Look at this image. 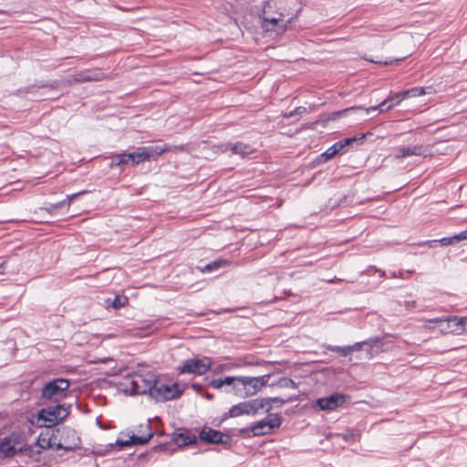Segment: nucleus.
<instances>
[{
  "label": "nucleus",
  "mask_w": 467,
  "mask_h": 467,
  "mask_svg": "<svg viewBox=\"0 0 467 467\" xmlns=\"http://www.w3.org/2000/svg\"><path fill=\"white\" fill-rule=\"evenodd\" d=\"M69 381L64 378L48 380L41 389L40 400L43 404L62 403L67 397Z\"/></svg>",
  "instance_id": "obj_1"
},
{
  "label": "nucleus",
  "mask_w": 467,
  "mask_h": 467,
  "mask_svg": "<svg viewBox=\"0 0 467 467\" xmlns=\"http://www.w3.org/2000/svg\"><path fill=\"white\" fill-rule=\"evenodd\" d=\"M70 410L71 404L65 402L46 406L37 412L38 420L42 421L41 426L54 427L69 415Z\"/></svg>",
  "instance_id": "obj_2"
},
{
  "label": "nucleus",
  "mask_w": 467,
  "mask_h": 467,
  "mask_svg": "<svg viewBox=\"0 0 467 467\" xmlns=\"http://www.w3.org/2000/svg\"><path fill=\"white\" fill-rule=\"evenodd\" d=\"M182 394V389H180L177 382L166 384L157 379H154V387L152 388L150 397L157 402L174 400L179 398Z\"/></svg>",
  "instance_id": "obj_3"
},
{
  "label": "nucleus",
  "mask_w": 467,
  "mask_h": 467,
  "mask_svg": "<svg viewBox=\"0 0 467 467\" xmlns=\"http://www.w3.org/2000/svg\"><path fill=\"white\" fill-rule=\"evenodd\" d=\"M143 430H145V434H141L140 436L132 434L128 440L117 439L115 443H109L107 445V451H112L115 447H119V450H121L128 446L143 445L148 443L153 436L150 420H148V423L146 424L140 425L139 432H143Z\"/></svg>",
  "instance_id": "obj_4"
},
{
  "label": "nucleus",
  "mask_w": 467,
  "mask_h": 467,
  "mask_svg": "<svg viewBox=\"0 0 467 467\" xmlns=\"http://www.w3.org/2000/svg\"><path fill=\"white\" fill-rule=\"evenodd\" d=\"M270 379V374L261 377L240 376V384L243 386L241 397H250L255 395L260 389L266 386Z\"/></svg>",
  "instance_id": "obj_5"
},
{
  "label": "nucleus",
  "mask_w": 467,
  "mask_h": 467,
  "mask_svg": "<svg viewBox=\"0 0 467 467\" xmlns=\"http://www.w3.org/2000/svg\"><path fill=\"white\" fill-rule=\"evenodd\" d=\"M213 360L209 357L202 358H190L184 361L183 365L178 369L181 374L188 373L194 375H203L211 369Z\"/></svg>",
  "instance_id": "obj_6"
},
{
  "label": "nucleus",
  "mask_w": 467,
  "mask_h": 467,
  "mask_svg": "<svg viewBox=\"0 0 467 467\" xmlns=\"http://www.w3.org/2000/svg\"><path fill=\"white\" fill-rule=\"evenodd\" d=\"M25 443L24 433L13 431L0 441V452L5 457L15 456L18 453V447Z\"/></svg>",
  "instance_id": "obj_7"
},
{
  "label": "nucleus",
  "mask_w": 467,
  "mask_h": 467,
  "mask_svg": "<svg viewBox=\"0 0 467 467\" xmlns=\"http://www.w3.org/2000/svg\"><path fill=\"white\" fill-rule=\"evenodd\" d=\"M108 76L99 68H87L78 71L70 76L67 79L68 85L85 83V82H98L107 79Z\"/></svg>",
  "instance_id": "obj_8"
},
{
  "label": "nucleus",
  "mask_w": 467,
  "mask_h": 467,
  "mask_svg": "<svg viewBox=\"0 0 467 467\" xmlns=\"http://www.w3.org/2000/svg\"><path fill=\"white\" fill-rule=\"evenodd\" d=\"M282 424V418L279 414L272 415L270 419H264L251 425V430L254 431V436H263L271 434L275 430L280 428Z\"/></svg>",
  "instance_id": "obj_9"
},
{
  "label": "nucleus",
  "mask_w": 467,
  "mask_h": 467,
  "mask_svg": "<svg viewBox=\"0 0 467 467\" xmlns=\"http://www.w3.org/2000/svg\"><path fill=\"white\" fill-rule=\"evenodd\" d=\"M198 438L201 441H203L207 444L227 445L232 441V437L230 434L215 431L209 427H203L202 430L199 432Z\"/></svg>",
  "instance_id": "obj_10"
},
{
  "label": "nucleus",
  "mask_w": 467,
  "mask_h": 467,
  "mask_svg": "<svg viewBox=\"0 0 467 467\" xmlns=\"http://www.w3.org/2000/svg\"><path fill=\"white\" fill-rule=\"evenodd\" d=\"M154 379L153 376L146 379L141 375H138L130 380V387L128 390L131 395L149 394L150 396L152 388L154 387Z\"/></svg>",
  "instance_id": "obj_11"
},
{
  "label": "nucleus",
  "mask_w": 467,
  "mask_h": 467,
  "mask_svg": "<svg viewBox=\"0 0 467 467\" xmlns=\"http://www.w3.org/2000/svg\"><path fill=\"white\" fill-rule=\"evenodd\" d=\"M351 348V353L354 351L362 350L364 347H367L365 350L369 357H373L375 354H379L383 351V341L379 337H370L367 340L356 342L353 345L348 346Z\"/></svg>",
  "instance_id": "obj_12"
},
{
  "label": "nucleus",
  "mask_w": 467,
  "mask_h": 467,
  "mask_svg": "<svg viewBox=\"0 0 467 467\" xmlns=\"http://www.w3.org/2000/svg\"><path fill=\"white\" fill-rule=\"evenodd\" d=\"M348 399L347 395L334 393L327 397L318 398L316 404L321 410L332 411L346 403Z\"/></svg>",
  "instance_id": "obj_13"
},
{
  "label": "nucleus",
  "mask_w": 467,
  "mask_h": 467,
  "mask_svg": "<svg viewBox=\"0 0 467 467\" xmlns=\"http://www.w3.org/2000/svg\"><path fill=\"white\" fill-rule=\"evenodd\" d=\"M170 147L167 144L139 147L141 162L157 161V159L168 151Z\"/></svg>",
  "instance_id": "obj_14"
},
{
  "label": "nucleus",
  "mask_w": 467,
  "mask_h": 467,
  "mask_svg": "<svg viewBox=\"0 0 467 467\" xmlns=\"http://www.w3.org/2000/svg\"><path fill=\"white\" fill-rule=\"evenodd\" d=\"M197 436L187 429L180 430V432L173 433L172 441L178 447H184L187 445L196 444L198 440Z\"/></svg>",
  "instance_id": "obj_15"
},
{
  "label": "nucleus",
  "mask_w": 467,
  "mask_h": 467,
  "mask_svg": "<svg viewBox=\"0 0 467 467\" xmlns=\"http://www.w3.org/2000/svg\"><path fill=\"white\" fill-rule=\"evenodd\" d=\"M363 109V106H352L347 109H344L342 110L334 111L327 116H322L319 119L312 123V125H316L317 123H322L323 125H326L330 120H336L345 115H347L350 111H355Z\"/></svg>",
  "instance_id": "obj_16"
},
{
  "label": "nucleus",
  "mask_w": 467,
  "mask_h": 467,
  "mask_svg": "<svg viewBox=\"0 0 467 467\" xmlns=\"http://www.w3.org/2000/svg\"><path fill=\"white\" fill-rule=\"evenodd\" d=\"M283 14H278V16H269L264 10L263 15L260 16L263 31L266 34H270L271 30L275 27V25H277V21L283 20Z\"/></svg>",
  "instance_id": "obj_17"
},
{
  "label": "nucleus",
  "mask_w": 467,
  "mask_h": 467,
  "mask_svg": "<svg viewBox=\"0 0 467 467\" xmlns=\"http://www.w3.org/2000/svg\"><path fill=\"white\" fill-rule=\"evenodd\" d=\"M245 415H256L258 411L265 408V400L254 399L247 401H242Z\"/></svg>",
  "instance_id": "obj_18"
},
{
  "label": "nucleus",
  "mask_w": 467,
  "mask_h": 467,
  "mask_svg": "<svg viewBox=\"0 0 467 467\" xmlns=\"http://www.w3.org/2000/svg\"><path fill=\"white\" fill-rule=\"evenodd\" d=\"M426 150L421 145L400 147L397 150V158H406L416 155L421 156L425 154Z\"/></svg>",
  "instance_id": "obj_19"
},
{
  "label": "nucleus",
  "mask_w": 467,
  "mask_h": 467,
  "mask_svg": "<svg viewBox=\"0 0 467 467\" xmlns=\"http://www.w3.org/2000/svg\"><path fill=\"white\" fill-rule=\"evenodd\" d=\"M120 161H122L123 167L126 165H130L132 167L139 165L141 163L140 154L139 148L136 151L133 152H122L119 153Z\"/></svg>",
  "instance_id": "obj_20"
},
{
  "label": "nucleus",
  "mask_w": 467,
  "mask_h": 467,
  "mask_svg": "<svg viewBox=\"0 0 467 467\" xmlns=\"http://www.w3.org/2000/svg\"><path fill=\"white\" fill-rule=\"evenodd\" d=\"M394 107L393 103V97H388L384 100H382L379 105L371 106L368 108H364V109L367 113H369L374 110H379L380 113L386 112L390 110Z\"/></svg>",
  "instance_id": "obj_21"
},
{
  "label": "nucleus",
  "mask_w": 467,
  "mask_h": 467,
  "mask_svg": "<svg viewBox=\"0 0 467 467\" xmlns=\"http://www.w3.org/2000/svg\"><path fill=\"white\" fill-rule=\"evenodd\" d=\"M440 329L442 333L459 334L457 317H445V321L442 326H440Z\"/></svg>",
  "instance_id": "obj_22"
},
{
  "label": "nucleus",
  "mask_w": 467,
  "mask_h": 467,
  "mask_svg": "<svg viewBox=\"0 0 467 467\" xmlns=\"http://www.w3.org/2000/svg\"><path fill=\"white\" fill-rule=\"evenodd\" d=\"M231 151L233 154L241 155L245 157L254 152V149L251 145L238 141L236 143H231Z\"/></svg>",
  "instance_id": "obj_23"
},
{
  "label": "nucleus",
  "mask_w": 467,
  "mask_h": 467,
  "mask_svg": "<svg viewBox=\"0 0 467 467\" xmlns=\"http://www.w3.org/2000/svg\"><path fill=\"white\" fill-rule=\"evenodd\" d=\"M342 144L338 141L335 142L331 147H329L326 151H324L319 158L324 159V161H327L336 156L338 152L342 150Z\"/></svg>",
  "instance_id": "obj_24"
},
{
  "label": "nucleus",
  "mask_w": 467,
  "mask_h": 467,
  "mask_svg": "<svg viewBox=\"0 0 467 467\" xmlns=\"http://www.w3.org/2000/svg\"><path fill=\"white\" fill-rule=\"evenodd\" d=\"M426 94L424 88L422 87H413L407 90L402 91V95L398 96L399 100H403L408 98H415L419 96H422Z\"/></svg>",
  "instance_id": "obj_25"
},
{
  "label": "nucleus",
  "mask_w": 467,
  "mask_h": 467,
  "mask_svg": "<svg viewBox=\"0 0 467 467\" xmlns=\"http://www.w3.org/2000/svg\"><path fill=\"white\" fill-rule=\"evenodd\" d=\"M36 446L34 444H22L18 447L17 451L18 453H24L25 455L28 456L29 458H34L36 456H38L41 454V450H36Z\"/></svg>",
  "instance_id": "obj_26"
},
{
  "label": "nucleus",
  "mask_w": 467,
  "mask_h": 467,
  "mask_svg": "<svg viewBox=\"0 0 467 467\" xmlns=\"http://www.w3.org/2000/svg\"><path fill=\"white\" fill-rule=\"evenodd\" d=\"M228 265V261L224 259H219L213 261L211 263H208L202 268V272H213L215 270H218L221 267H223Z\"/></svg>",
  "instance_id": "obj_27"
},
{
  "label": "nucleus",
  "mask_w": 467,
  "mask_h": 467,
  "mask_svg": "<svg viewBox=\"0 0 467 467\" xmlns=\"http://www.w3.org/2000/svg\"><path fill=\"white\" fill-rule=\"evenodd\" d=\"M292 20L293 18H290L285 23H284L283 20H278L277 25H275V27L271 30L269 36H279L283 34L287 29L288 24H291Z\"/></svg>",
  "instance_id": "obj_28"
},
{
  "label": "nucleus",
  "mask_w": 467,
  "mask_h": 467,
  "mask_svg": "<svg viewBox=\"0 0 467 467\" xmlns=\"http://www.w3.org/2000/svg\"><path fill=\"white\" fill-rule=\"evenodd\" d=\"M325 348L329 351L337 352L341 357H347L351 354V348L348 346H332V345H327L325 346Z\"/></svg>",
  "instance_id": "obj_29"
},
{
  "label": "nucleus",
  "mask_w": 467,
  "mask_h": 467,
  "mask_svg": "<svg viewBox=\"0 0 467 467\" xmlns=\"http://www.w3.org/2000/svg\"><path fill=\"white\" fill-rule=\"evenodd\" d=\"M223 385L227 386H233L234 389L235 390L236 395H242V389H238L236 382L240 384V376L234 377V376H227L224 379H223Z\"/></svg>",
  "instance_id": "obj_30"
},
{
  "label": "nucleus",
  "mask_w": 467,
  "mask_h": 467,
  "mask_svg": "<svg viewBox=\"0 0 467 467\" xmlns=\"http://www.w3.org/2000/svg\"><path fill=\"white\" fill-rule=\"evenodd\" d=\"M35 445L39 448L38 450H47L54 447L50 438L42 437L41 435L35 441Z\"/></svg>",
  "instance_id": "obj_31"
},
{
  "label": "nucleus",
  "mask_w": 467,
  "mask_h": 467,
  "mask_svg": "<svg viewBox=\"0 0 467 467\" xmlns=\"http://www.w3.org/2000/svg\"><path fill=\"white\" fill-rule=\"evenodd\" d=\"M271 386H279L285 389H296L297 384L289 378H281L276 383H272Z\"/></svg>",
  "instance_id": "obj_32"
},
{
  "label": "nucleus",
  "mask_w": 467,
  "mask_h": 467,
  "mask_svg": "<svg viewBox=\"0 0 467 467\" xmlns=\"http://www.w3.org/2000/svg\"><path fill=\"white\" fill-rule=\"evenodd\" d=\"M261 400H265V407H266L265 411L266 412H269L272 410V404L271 403H279L280 405H283L285 402L292 400V399H288V400H283V399H281L279 397L265 398V399H261Z\"/></svg>",
  "instance_id": "obj_33"
},
{
  "label": "nucleus",
  "mask_w": 467,
  "mask_h": 467,
  "mask_svg": "<svg viewBox=\"0 0 467 467\" xmlns=\"http://www.w3.org/2000/svg\"><path fill=\"white\" fill-rule=\"evenodd\" d=\"M228 414L230 416H234V417H239L242 415H245L244 409L243 407V402H239L234 406H232L228 410Z\"/></svg>",
  "instance_id": "obj_34"
},
{
  "label": "nucleus",
  "mask_w": 467,
  "mask_h": 467,
  "mask_svg": "<svg viewBox=\"0 0 467 467\" xmlns=\"http://www.w3.org/2000/svg\"><path fill=\"white\" fill-rule=\"evenodd\" d=\"M88 192H89L87 190H83V191H80V192L73 193V194H68L62 202H64V205H67V207L68 209L72 201L77 199L78 196L86 194Z\"/></svg>",
  "instance_id": "obj_35"
},
{
  "label": "nucleus",
  "mask_w": 467,
  "mask_h": 467,
  "mask_svg": "<svg viewBox=\"0 0 467 467\" xmlns=\"http://www.w3.org/2000/svg\"><path fill=\"white\" fill-rule=\"evenodd\" d=\"M128 302L127 297H121L119 296H116L114 300L112 301V307L115 309H119L122 307Z\"/></svg>",
  "instance_id": "obj_36"
},
{
  "label": "nucleus",
  "mask_w": 467,
  "mask_h": 467,
  "mask_svg": "<svg viewBox=\"0 0 467 467\" xmlns=\"http://www.w3.org/2000/svg\"><path fill=\"white\" fill-rule=\"evenodd\" d=\"M110 169H113L114 167H120L121 170L124 168L122 161H120L119 154H115L111 157V161L109 164Z\"/></svg>",
  "instance_id": "obj_37"
},
{
  "label": "nucleus",
  "mask_w": 467,
  "mask_h": 467,
  "mask_svg": "<svg viewBox=\"0 0 467 467\" xmlns=\"http://www.w3.org/2000/svg\"><path fill=\"white\" fill-rule=\"evenodd\" d=\"M433 242H438L442 246H448V245H451V244H454L457 243L456 240L453 238V235L448 236V237H443L440 240H434Z\"/></svg>",
  "instance_id": "obj_38"
},
{
  "label": "nucleus",
  "mask_w": 467,
  "mask_h": 467,
  "mask_svg": "<svg viewBox=\"0 0 467 467\" xmlns=\"http://www.w3.org/2000/svg\"><path fill=\"white\" fill-rule=\"evenodd\" d=\"M457 322L459 327V334H462V332L467 331V317H457Z\"/></svg>",
  "instance_id": "obj_39"
},
{
  "label": "nucleus",
  "mask_w": 467,
  "mask_h": 467,
  "mask_svg": "<svg viewBox=\"0 0 467 467\" xmlns=\"http://www.w3.org/2000/svg\"><path fill=\"white\" fill-rule=\"evenodd\" d=\"M238 433L241 437L245 438V439H250V438L254 437L253 434L254 431L251 430V426L247 427V428L240 429L238 431Z\"/></svg>",
  "instance_id": "obj_40"
},
{
  "label": "nucleus",
  "mask_w": 467,
  "mask_h": 467,
  "mask_svg": "<svg viewBox=\"0 0 467 467\" xmlns=\"http://www.w3.org/2000/svg\"><path fill=\"white\" fill-rule=\"evenodd\" d=\"M65 206L64 205V202L61 201V202H56V203H52L49 205V207L46 208V210L49 213H55L57 209L61 208Z\"/></svg>",
  "instance_id": "obj_41"
},
{
  "label": "nucleus",
  "mask_w": 467,
  "mask_h": 467,
  "mask_svg": "<svg viewBox=\"0 0 467 467\" xmlns=\"http://www.w3.org/2000/svg\"><path fill=\"white\" fill-rule=\"evenodd\" d=\"M457 243L467 240V228L457 234L453 235Z\"/></svg>",
  "instance_id": "obj_42"
},
{
  "label": "nucleus",
  "mask_w": 467,
  "mask_h": 467,
  "mask_svg": "<svg viewBox=\"0 0 467 467\" xmlns=\"http://www.w3.org/2000/svg\"><path fill=\"white\" fill-rule=\"evenodd\" d=\"M213 148L217 149L218 152H226L227 150H231V143L214 145Z\"/></svg>",
  "instance_id": "obj_43"
},
{
  "label": "nucleus",
  "mask_w": 467,
  "mask_h": 467,
  "mask_svg": "<svg viewBox=\"0 0 467 467\" xmlns=\"http://www.w3.org/2000/svg\"><path fill=\"white\" fill-rule=\"evenodd\" d=\"M54 447L52 449L58 451V450H65L67 451H72L73 447L71 446H64L61 442L55 443L53 442Z\"/></svg>",
  "instance_id": "obj_44"
},
{
  "label": "nucleus",
  "mask_w": 467,
  "mask_h": 467,
  "mask_svg": "<svg viewBox=\"0 0 467 467\" xmlns=\"http://www.w3.org/2000/svg\"><path fill=\"white\" fill-rule=\"evenodd\" d=\"M306 112V109L305 107H296L294 110H292L289 113V117H292L294 115H301L303 113Z\"/></svg>",
  "instance_id": "obj_45"
},
{
  "label": "nucleus",
  "mask_w": 467,
  "mask_h": 467,
  "mask_svg": "<svg viewBox=\"0 0 467 467\" xmlns=\"http://www.w3.org/2000/svg\"><path fill=\"white\" fill-rule=\"evenodd\" d=\"M170 444L169 443H160L158 445H155L152 447L153 451H167L169 449Z\"/></svg>",
  "instance_id": "obj_46"
},
{
  "label": "nucleus",
  "mask_w": 467,
  "mask_h": 467,
  "mask_svg": "<svg viewBox=\"0 0 467 467\" xmlns=\"http://www.w3.org/2000/svg\"><path fill=\"white\" fill-rule=\"evenodd\" d=\"M357 140L358 139L356 137H352V138H347L345 140H339L338 142L342 144V149H344L346 146L350 145L351 143L357 141Z\"/></svg>",
  "instance_id": "obj_47"
},
{
  "label": "nucleus",
  "mask_w": 467,
  "mask_h": 467,
  "mask_svg": "<svg viewBox=\"0 0 467 467\" xmlns=\"http://www.w3.org/2000/svg\"><path fill=\"white\" fill-rule=\"evenodd\" d=\"M210 385L214 389H221L223 386V379H213Z\"/></svg>",
  "instance_id": "obj_48"
},
{
  "label": "nucleus",
  "mask_w": 467,
  "mask_h": 467,
  "mask_svg": "<svg viewBox=\"0 0 467 467\" xmlns=\"http://www.w3.org/2000/svg\"><path fill=\"white\" fill-rule=\"evenodd\" d=\"M228 368H229V366L227 364H220L214 368L213 372L220 373Z\"/></svg>",
  "instance_id": "obj_49"
},
{
  "label": "nucleus",
  "mask_w": 467,
  "mask_h": 467,
  "mask_svg": "<svg viewBox=\"0 0 467 467\" xmlns=\"http://www.w3.org/2000/svg\"><path fill=\"white\" fill-rule=\"evenodd\" d=\"M430 323H437L439 324L440 326H442L444 321H445V317H436V318H432V319H429L428 320Z\"/></svg>",
  "instance_id": "obj_50"
},
{
  "label": "nucleus",
  "mask_w": 467,
  "mask_h": 467,
  "mask_svg": "<svg viewBox=\"0 0 467 467\" xmlns=\"http://www.w3.org/2000/svg\"><path fill=\"white\" fill-rule=\"evenodd\" d=\"M400 95H402V92H397V93L389 96V97H393L394 106L400 104L402 101V100H399V98H398V96H400Z\"/></svg>",
  "instance_id": "obj_51"
},
{
  "label": "nucleus",
  "mask_w": 467,
  "mask_h": 467,
  "mask_svg": "<svg viewBox=\"0 0 467 467\" xmlns=\"http://www.w3.org/2000/svg\"><path fill=\"white\" fill-rule=\"evenodd\" d=\"M159 327H160V326L158 325L157 321H155L148 326V329H150L151 331L157 330Z\"/></svg>",
  "instance_id": "obj_52"
},
{
  "label": "nucleus",
  "mask_w": 467,
  "mask_h": 467,
  "mask_svg": "<svg viewBox=\"0 0 467 467\" xmlns=\"http://www.w3.org/2000/svg\"><path fill=\"white\" fill-rule=\"evenodd\" d=\"M229 418H234V416H230V415L228 414V411L224 412V413L222 415V418H221V420H220V423H221V422H223V421H224V420H227V419H229Z\"/></svg>",
  "instance_id": "obj_53"
},
{
  "label": "nucleus",
  "mask_w": 467,
  "mask_h": 467,
  "mask_svg": "<svg viewBox=\"0 0 467 467\" xmlns=\"http://www.w3.org/2000/svg\"><path fill=\"white\" fill-rule=\"evenodd\" d=\"M376 63L387 66L392 64V61H377Z\"/></svg>",
  "instance_id": "obj_54"
},
{
  "label": "nucleus",
  "mask_w": 467,
  "mask_h": 467,
  "mask_svg": "<svg viewBox=\"0 0 467 467\" xmlns=\"http://www.w3.org/2000/svg\"><path fill=\"white\" fill-rule=\"evenodd\" d=\"M205 398L209 400H213V394L212 393H209V392H206L205 393Z\"/></svg>",
  "instance_id": "obj_55"
},
{
  "label": "nucleus",
  "mask_w": 467,
  "mask_h": 467,
  "mask_svg": "<svg viewBox=\"0 0 467 467\" xmlns=\"http://www.w3.org/2000/svg\"><path fill=\"white\" fill-rule=\"evenodd\" d=\"M377 271L380 273V276H383L385 274L383 271H379V270H377Z\"/></svg>",
  "instance_id": "obj_56"
},
{
  "label": "nucleus",
  "mask_w": 467,
  "mask_h": 467,
  "mask_svg": "<svg viewBox=\"0 0 467 467\" xmlns=\"http://www.w3.org/2000/svg\"><path fill=\"white\" fill-rule=\"evenodd\" d=\"M404 58H396L394 61L398 62V61H401L403 60Z\"/></svg>",
  "instance_id": "obj_57"
},
{
  "label": "nucleus",
  "mask_w": 467,
  "mask_h": 467,
  "mask_svg": "<svg viewBox=\"0 0 467 467\" xmlns=\"http://www.w3.org/2000/svg\"><path fill=\"white\" fill-rule=\"evenodd\" d=\"M5 13H6L5 11L0 9V14H5Z\"/></svg>",
  "instance_id": "obj_58"
},
{
  "label": "nucleus",
  "mask_w": 467,
  "mask_h": 467,
  "mask_svg": "<svg viewBox=\"0 0 467 467\" xmlns=\"http://www.w3.org/2000/svg\"><path fill=\"white\" fill-rule=\"evenodd\" d=\"M365 137H366V135H365V134H363V135L359 138V140H363Z\"/></svg>",
  "instance_id": "obj_59"
}]
</instances>
